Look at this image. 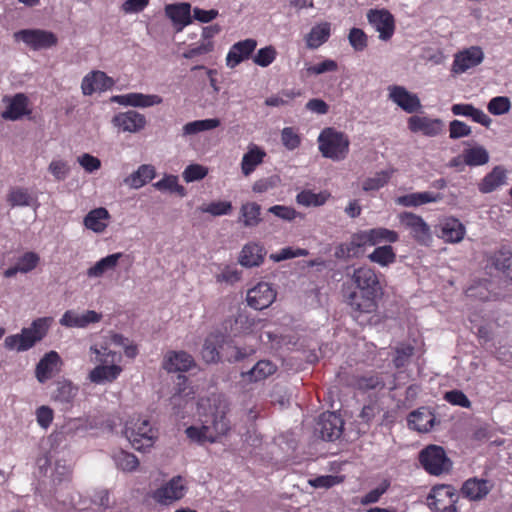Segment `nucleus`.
<instances>
[{
  "mask_svg": "<svg viewBox=\"0 0 512 512\" xmlns=\"http://www.w3.org/2000/svg\"><path fill=\"white\" fill-rule=\"evenodd\" d=\"M350 280L356 289L347 297L352 310L359 314L375 313L378 310V300L383 294L375 269L367 265L360 266L353 270Z\"/></svg>",
  "mask_w": 512,
  "mask_h": 512,
  "instance_id": "obj_1",
  "label": "nucleus"
},
{
  "mask_svg": "<svg viewBox=\"0 0 512 512\" xmlns=\"http://www.w3.org/2000/svg\"><path fill=\"white\" fill-rule=\"evenodd\" d=\"M53 321L49 316L33 320L30 326L22 328L20 333L7 336L4 340L5 347L18 352L28 351L46 337Z\"/></svg>",
  "mask_w": 512,
  "mask_h": 512,
  "instance_id": "obj_2",
  "label": "nucleus"
},
{
  "mask_svg": "<svg viewBox=\"0 0 512 512\" xmlns=\"http://www.w3.org/2000/svg\"><path fill=\"white\" fill-rule=\"evenodd\" d=\"M347 135L335 128L327 127L318 136V148L322 156L333 161L344 160L349 152Z\"/></svg>",
  "mask_w": 512,
  "mask_h": 512,
  "instance_id": "obj_3",
  "label": "nucleus"
},
{
  "mask_svg": "<svg viewBox=\"0 0 512 512\" xmlns=\"http://www.w3.org/2000/svg\"><path fill=\"white\" fill-rule=\"evenodd\" d=\"M422 468L432 476H440L451 471L453 463L443 447L430 444L423 448L418 455Z\"/></svg>",
  "mask_w": 512,
  "mask_h": 512,
  "instance_id": "obj_4",
  "label": "nucleus"
},
{
  "mask_svg": "<svg viewBox=\"0 0 512 512\" xmlns=\"http://www.w3.org/2000/svg\"><path fill=\"white\" fill-rule=\"evenodd\" d=\"M125 434L132 446L139 451L152 447L157 438L156 431L147 419L127 422Z\"/></svg>",
  "mask_w": 512,
  "mask_h": 512,
  "instance_id": "obj_5",
  "label": "nucleus"
},
{
  "mask_svg": "<svg viewBox=\"0 0 512 512\" xmlns=\"http://www.w3.org/2000/svg\"><path fill=\"white\" fill-rule=\"evenodd\" d=\"M459 496L452 485H435L427 497V505L434 512H458Z\"/></svg>",
  "mask_w": 512,
  "mask_h": 512,
  "instance_id": "obj_6",
  "label": "nucleus"
},
{
  "mask_svg": "<svg viewBox=\"0 0 512 512\" xmlns=\"http://www.w3.org/2000/svg\"><path fill=\"white\" fill-rule=\"evenodd\" d=\"M14 36L33 50L48 49L58 43V38L53 32L42 29H22Z\"/></svg>",
  "mask_w": 512,
  "mask_h": 512,
  "instance_id": "obj_7",
  "label": "nucleus"
},
{
  "mask_svg": "<svg viewBox=\"0 0 512 512\" xmlns=\"http://www.w3.org/2000/svg\"><path fill=\"white\" fill-rule=\"evenodd\" d=\"M187 487L183 478L178 475L170 479L166 484L152 492V498L159 504L169 505L182 499Z\"/></svg>",
  "mask_w": 512,
  "mask_h": 512,
  "instance_id": "obj_8",
  "label": "nucleus"
},
{
  "mask_svg": "<svg viewBox=\"0 0 512 512\" xmlns=\"http://www.w3.org/2000/svg\"><path fill=\"white\" fill-rule=\"evenodd\" d=\"M276 291L267 282H259L247 291L246 301L248 306L255 310L268 308L276 299Z\"/></svg>",
  "mask_w": 512,
  "mask_h": 512,
  "instance_id": "obj_9",
  "label": "nucleus"
},
{
  "mask_svg": "<svg viewBox=\"0 0 512 512\" xmlns=\"http://www.w3.org/2000/svg\"><path fill=\"white\" fill-rule=\"evenodd\" d=\"M111 123L118 132L138 133L145 128L147 120L143 114L135 110H128L115 114Z\"/></svg>",
  "mask_w": 512,
  "mask_h": 512,
  "instance_id": "obj_10",
  "label": "nucleus"
},
{
  "mask_svg": "<svg viewBox=\"0 0 512 512\" xmlns=\"http://www.w3.org/2000/svg\"><path fill=\"white\" fill-rule=\"evenodd\" d=\"M63 361L56 351H49L43 355L35 367V378L41 384L46 383L60 372Z\"/></svg>",
  "mask_w": 512,
  "mask_h": 512,
  "instance_id": "obj_11",
  "label": "nucleus"
},
{
  "mask_svg": "<svg viewBox=\"0 0 512 512\" xmlns=\"http://www.w3.org/2000/svg\"><path fill=\"white\" fill-rule=\"evenodd\" d=\"M369 23L379 32V38L388 41L392 38L395 31L394 16L385 9H372L367 14Z\"/></svg>",
  "mask_w": 512,
  "mask_h": 512,
  "instance_id": "obj_12",
  "label": "nucleus"
},
{
  "mask_svg": "<svg viewBox=\"0 0 512 512\" xmlns=\"http://www.w3.org/2000/svg\"><path fill=\"white\" fill-rule=\"evenodd\" d=\"M484 53L481 47L471 46L455 54L452 71L456 74L466 72L482 63Z\"/></svg>",
  "mask_w": 512,
  "mask_h": 512,
  "instance_id": "obj_13",
  "label": "nucleus"
},
{
  "mask_svg": "<svg viewBox=\"0 0 512 512\" xmlns=\"http://www.w3.org/2000/svg\"><path fill=\"white\" fill-rule=\"evenodd\" d=\"M344 422L335 412L322 413L318 421V430L323 440L334 441L342 435Z\"/></svg>",
  "mask_w": 512,
  "mask_h": 512,
  "instance_id": "obj_14",
  "label": "nucleus"
},
{
  "mask_svg": "<svg viewBox=\"0 0 512 512\" xmlns=\"http://www.w3.org/2000/svg\"><path fill=\"white\" fill-rule=\"evenodd\" d=\"M114 80L109 77L105 72L94 70L84 76L81 83V90L83 95L91 96L93 93L99 91L104 92L114 86Z\"/></svg>",
  "mask_w": 512,
  "mask_h": 512,
  "instance_id": "obj_15",
  "label": "nucleus"
},
{
  "mask_svg": "<svg viewBox=\"0 0 512 512\" xmlns=\"http://www.w3.org/2000/svg\"><path fill=\"white\" fill-rule=\"evenodd\" d=\"M399 221L411 231L412 237L419 243H425L430 238V227L419 215L412 212L399 214Z\"/></svg>",
  "mask_w": 512,
  "mask_h": 512,
  "instance_id": "obj_16",
  "label": "nucleus"
},
{
  "mask_svg": "<svg viewBox=\"0 0 512 512\" xmlns=\"http://www.w3.org/2000/svg\"><path fill=\"white\" fill-rule=\"evenodd\" d=\"M194 366V358L185 351H168L162 361V368L168 373L187 372Z\"/></svg>",
  "mask_w": 512,
  "mask_h": 512,
  "instance_id": "obj_17",
  "label": "nucleus"
},
{
  "mask_svg": "<svg viewBox=\"0 0 512 512\" xmlns=\"http://www.w3.org/2000/svg\"><path fill=\"white\" fill-rule=\"evenodd\" d=\"M256 47L257 41L253 38H247L234 43L227 53L226 65L231 69L235 68L241 62L249 59Z\"/></svg>",
  "mask_w": 512,
  "mask_h": 512,
  "instance_id": "obj_18",
  "label": "nucleus"
},
{
  "mask_svg": "<svg viewBox=\"0 0 512 512\" xmlns=\"http://www.w3.org/2000/svg\"><path fill=\"white\" fill-rule=\"evenodd\" d=\"M408 128L413 133L421 132L425 136L435 137L443 132L444 123L441 119L414 115L408 119Z\"/></svg>",
  "mask_w": 512,
  "mask_h": 512,
  "instance_id": "obj_19",
  "label": "nucleus"
},
{
  "mask_svg": "<svg viewBox=\"0 0 512 512\" xmlns=\"http://www.w3.org/2000/svg\"><path fill=\"white\" fill-rule=\"evenodd\" d=\"M101 319L102 314L94 310H87L84 313L67 310L59 322L62 326L68 328H86L90 324L98 323Z\"/></svg>",
  "mask_w": 512,
  "mask_h": 512,
  "instance_id": "obj_20",
  "label": "nucleus"
},
{
  "mask_svg": "<svg viewBox=\"0 0 512 512\" xmlns=\"http://www.w3.org/2000/svg\"><path fill=\"white\" fill-rule=\"evenodd\" d=\"M227 344V336L221 332L210 333L203 344L202 359L206 363H217L221 360V350Z\"/></svg>",
  "mask_w": 512,
  "mask_h": 512,
  "instance_id": "obj_21",
  "label": "nucleus"
},
{
  "mask_svg": "<svg viewBox=\"0 0 512 512\" xmlns=\"http://www.w3.org/2000/svg\"><path fill=\"white\" fill-rule=\"evenodd\" d=\"M165 14L172 21L176 32H181L184 27L192 23L191 5L189 3L167 4Z\"/></svg>",
  "mask_w": 512,
  "mask_h": 512,
  "instance_id": "obj_22",
  "label": "nucleus"
},
{
  "mask_svg": "<svg viewBox=\"0 0 512 512\" xmlns=\"http://www.w3.org/2000/svg\"><path fill=\"white\" fill-rule=\"evenodd\" d=\"M389 97L407 113L416 112L421 107L418 96L410 93L403 86H391L389 88Z\"/></svg>",
  "mask_w": 512,
  "mask_h": 512,
  "instance_id": "obj_23",
  "label": "nucleus"
},
{
  "mask_svg": "<svg viewBox=\"0 0 512 512\" xmlns=\"http://www.w3.org/2000/svg\"><path fill=\"white\" fill-rule=\"evenodd\" d=\"M4 100L8 101V105L1 114L3 119L15 121L30 113L28 98L25 94L17 93L11 98L5 97Z\"/></svg>",
  "mask_w": 512,
  "mask_h": 512,
  "instance_id": "obj_24",
  "label": "nucleus"
},
{
  "mask_svg": "<svg viewBox=\"0 0 512 512\" xmlns=\"http://www.w3.org/2000/svg\"><path fill=\"white\" fill-rule=\"evenodd\" d=\"M435 420V415L426 408L412 411L407 418L409 428L420 433L431 431L435 425Z\"/></svg>",
  "mask_w": 512,
  "mask_h": 512,
  "instance_id": "obj_25",
  "label": "nucleus"
},
{
  "mask_svg": "<svg viewBox=\"0 0 512 512\" xmlns=\"http://www.w3.org/2000/svg\"><path fill=\"white\" fill-rule=\"evenodd\" d=\"M490 490L491 486L487 480L473 477L463 483L460 491L463 497L471 501H479L485 498Z\"/></svg>",
  "mask_w": 512,
  "mask_h": 512,
  "instance_id": "obj_26",
  "label": "nucleus"
},
{
  "mask_svg": "<svg viewBox=\"0 0 512 512\" xmlns=\"http://www.w3.org/2000/svg\"><path fill=\"white\" fill-rule=\"evenodd\" d=\"M113 100L121 105L142 108L158 105L163 101L159 95H145L142 93H128L125 95H118L114 96Z\"/></svg>",
  "mask_w": 512,
  "mask_h": 512,
  "instance_id": "obj_27",
  "label": "nucleus"
},
{
  "mask_svg": "<svg viewBox=\"0 0 512 512\" xmlns=\"http://www.w3.org/2000/svg\"><path fill=\"white\" fill-rule=\"evenodd\" d=\"M40 262V257L37 253L29 251L25 252L21 257L18 258L14 266L4 270L3 276L5 278H12L17 273H29L34 270Z\"/></svg>",
  "mask_w": 512,
  "mask_h": 512,
  "instance_id": "obj_28",
  "label": "nucleus"
},
{
  "mask_svg": "<svg viewBox=\"0 0 512 512\" xmlns=\"http://www.w3.org/2000/svg\"><path fill=\"white\" fill-rule=\"evenodd\" d=\"M123 369L119 364L112 365H97L94 367L88 375V379L95 384H103L105 382L115 381Z\"/></svg>",
  "mask_w": 512,
  "mask_h": 512,
  "instance_id": "obj_29",
  "label": "nucleus"
},
{
  "mask_svg": "<svg viewBox=\"0 0 512 512\" xmlns=\"http://www.w3.org/2000/svg\"><path fill=\"white\" fill-rule=\"evenodd\" d=\"M156 176V170L153 165L142 164L138 169L124 179V183L130 188L139 189L153 180Z\"/></svg>",
  "mask_w": 512,
  "mask_h": 512,
  "instance_id": "obj_30",
  "label": "nucleus"
},
{
  "mask_svg": "<svg viewBox=\"0 0 512 512\" xmlns=\"http://www.w3.org/2000/svg\"><path fill=\"white\" fill-rule=\"evenodd\" d=\"M265 254L266 251L263 246L251 242L242 248L239 262L245 267L259 266L263 262Z\"/></svg>",
  "mask_w": 512,
  "mask_h": 512,
  "instance_id": "obj_31",
  "label": "nucleus"
},
{
  "mask_svg": "<svg viewBox=\"0 0 512 512\" xmlns=\"http://www.w3.org/2000/svg\"><path fill=\"white\" fill-rule=\"evenodd\" d=\"M330 35L331 24L329 22L316 24L305 37L306 46L309 49H317L328 41Z\"/></svg>",
  "mask_w": 512,
  "mask_h": 512,
  "instance_id": "obj_32",
  "label": "nucleus"
},
{
  "mask_svg": "<svg viewBox=\"0 0 512 512\" xmlns=\"http://www.w3.org/2000/svg\"><path fill=\"white\" fill-rule=\"evenodd\" d=\"M349 386L361 392H368L384 388L385 383L379 374H367L353 376L349 381Z\"/></svg>",
  "mask_w": 512,
  "mask_h": 512,
  "instance_id": "obj_33",
  "label": "nucleus"
},
{
  "mask_svg": "<svg viewBox=\"0 0 512 512\" xmlns=\"http://www.w3.org/2000/svg\"><path fill=\"white\" fill-rule=\"evenodd\" d=\"M109 218L110 215L106 208H95L84 217V225L86 228L96 233H101L108 226L107 221Z\"/></svg>",
  "mask_w": 512,
  "mask_h": 512,
  "instance_id": "obj_34",
  "label": "nucleus"
},
{
  "mask_svg": "<svg viewBox=\"0 0 512 512\" xmlns=\"http://www.w3.org/2000/svg\"><path fill=\"white\" fill-rule=\"evenodd\" d=\"M438 193L433 192H416L400 196L396 199V203L404 207H417L427 203H433L440 200Z\"/></svg>",
  "mask_w": 512,
  "mask_h": 512,
  "instance_id": "obj_35",
  "label": "nucleus"
},
{
  "mask_svg": "<svg viewBox=\"0 0 512 512\" xmlns=\"http://www.w3.org/2000/svg\"><path fill=\"white\" fill-rule=\"evenodd\" d=\"M266 157V152L258 147L257 145H253L249 148V150L243 155L241 161V170L245 176H249L252 172L255 171L256 167L263 163L264 158Z\"/></svg>",
  "mask_w": 512,
  "mask_h": 512,
  "instance_id": "obj_36",
  "label": "nucleus"
},
{
  "mask_svg": "<svg viewBox=\"0 0 512 512\" xmlns=\"http://www.w3.org/2000/svg\"><path fill=\"white\" fill-rule=\"evenodd\" d=\"M55 390L51 399L62 404H70L77 395L78 388L70 380L62 379L55 382Z\"/></svg>",
  "mask_w": 512,
  "mask_h": 512,
  "instance_id": "obj_37",
  "label": "nucleus"
},
{
  "mask_svg": "<svg viewBox=\"0 0 512 512\" xmlns=\"http://www.w3.org/2000/svg\"><path fill=\"white\" fill-rule=\"evenodd\" d=\"M466 233L465 226L456 218L447 219L441 229V238L450 243L460 242Z\"/></svg>",
  "mask_w": 512,
  "mask_h": 512,
  "instance_id": "obj_38",
  "label": "nucleus"
},
{
  "mask_svg": "<svg viewBox=\"0 0 512 512\" xmlns=\"http://www.w3.org/2000/svg\"><path fill=\"white\" fill-rule=\"evenodd\" d=\"M506 171L501 166H496L488 173L478 185L482 193H490L505 183Z\"/></svg>",
  "mask_w": 512,
  "mask_h": 512,
  "instance_id": "obj_39",
  "label": "nucleus"
},
{
  "mask_svg": "<svg viewBox=\"0 0 512 512\" xmlns=\"http://www.w3.org/2000/svg\"><path fill=\"white\" fill-rule=\"evenodd\" d=\"M123 256L121 252L110 254L99 261H97L92 267L87 270V276L102 277L105 272L115 269L119 259Z\"/></svg>",
  "mask_w": 512,
  "mask_h": 512,
  "instance_id": "obj_40",
  "label": "nucleus"
},
{
  "mask_svg": "<svg viewBox=\"0 0 512 512\" xmlns=\"http://www.w3.org/2000/svg\"><path fill=\"white\" fill-rule=\"evenodd\" d=\"M331 197L328 191L315 193L312 190H302L296 196V202L305 207H319L324 205Z\"/></svg>",
  "mask_w": 512,
  "mask_h": 512,
  "instance_id": "obj_41",
  "label": "nucleus"
},
{
  "mask_svg": "<svg viewBox=\"0 0 512 512\" xmlns=\"http://www.w3.org/2000/svg\"><path fill=\"white\" fill-rule=\"evenodd\" d=\"M370 262L387 267L396 261V253L391 245L378 246L368 255Z\"/></svg>",
  "mask_w": 512,
  "mask_h": 512,
  "instance_id": "obj_42",
  "label": "nucleus"
},
{
  "mask_svg": "<svg viewBox=\"0 0 512 512\" xmlns=\"http://www.w3.org/2000/svg\"><path fill=\"white\" fill-rule=\"evenodd\" d=\"M90 352L95 354V361L99 365L119 364L122 361V355L112 351L107 346L98 347L97 345H93L90 347Z\"/></svg>",
  "mask_w": 512,
  "mask_h": 512,
  "instance_id": "obj_43",
  "label": "nucleus"
},
{
  "mask_svg": "<svg viewBox=\"0 0 512 512\" xmlns=\"http://www.w3.org/2000/svg\"><path fill=\"white\" fill-rule=\"evenodd\" d=\"M241 217L246 227H255L261 222V206L256 202H247L241 206Z\"/></svg>",
  "mask_w": 512,
  "mask_h": 512,
  "instance_id": "obj_44",
  "label": "nucleus"
},
{
  "mask_svg": "<svg viewBox=\"0 0 512 512\" xmlns=\"http://www.w3.org/2000/svg\"><path fill=\"white\" fill-rule=\"evenodd\" d=\"M394 172L395 169L393 168L377 172L373 177L363 181L362 189L366 192L379 190L389 182Z\"/></svg>",
  "mask_w": 512,
  "mask_h": 512,
  "instance_id": "obj_45",
  "label": "nucleus"
},
{
  "mask_svg": "<svg viewBox=\"0 0 512 512\" xmlns=\"http://www.w3.org/2000/svg\"><path fill=\"white\" fill-rule=\"evenodd\" d=\"M463 160L468 166H481L489 161V154L482 146H475L463 151Z\"/></svg>",
  "mask_w": 512,
  "mask_h": 512,
  "instance_id": "obj_46",
  "label": "nucleus"
},
{
  "mask_svg": "<svg viewBox=\"0 0 512 512\" xmlns=\"http://www.w3.org/2000/svg\"><path fill=\"white\" fill-rule=\"evenodd\" d=\"M185 433L191 441L199 444L215 442V435L211 434V427L209 425H202L200 427L189 426L186 428Z\"/></svg>",
  "mask_w": 512,
  "mask_h": 512,
  "instance_id": "obj_47",
  "label": "nucleus"
},
{
  "mask_svg": "<svg viewBox=\"0 0 512 512\" xmlns=\"http://www.w3.org/2000/svg\"><path fill=\"white\" fill-rule=\"evenodd\" d=\"M220 124V120L217 118L188 122L183 126V135H194L202 131L212 130L219 127Z\"/></svg>",
  "mask_w": 512,
  "mask_h": 512,
  "instance_id": "obj_48",
  "label": "nucleus"
},
{
  "mask_svg": "<svg viewBox=\"0 0 512 512\" xmlns=\"http://www.w3.org/2000/svg\"><path fill=\"white\" fill-rule=\"evenodd\" d=\"M371 246H376L381 243H395L399 240V235L396 231L384 227H377L370 229Z\"/></svg>",
  "mask_w": 512,
  "mask_h": 512,
  "instance_id": "obj_49",
  "label": "nucleus"
},
{
  "mask_svg": "<svg viewBox=\"0 0 512 512\" xmlns=\"http://www.w3.org/2000/svg\"><path fill=\"white\" fill-rule=\"evenodd\" d=\"M113 458L117 468L125 472H132L139 466L138 458L134 454L124 450L115 453Z\"/></svg>",
  "mask_w": 512,
  "mask_h": 512,
  "instance_id": "obj_50",
  "label": "nucleus"
},
{
  "mask_svg": "<svg viewBox=\"0 0 512 512\" xmlns=\"http://www.w3.org/2000/svg\"><path fill=\"white\" fill-rule=\"evenodd\" d=\"M276 371V366L268 360L258 361L248 372L249 379L252 381H261Z\"/></svg>",
  "mask_w": 512,
  "mask_h": 512,
  "instance_id": "obj_51",
  "label": "nucleus"
},
{
  "mask_svg": "<svg viewBox=\"0 0 512 512\" xmlns=\"http://www.w3.org/2000/svg\"><path fill=\"white\" fill-rule=\"evenodd\" d=\"M32 200L33 197L26 188H12L7 195V201L12 207L30 206Z\"/></svg>",
  "mask_w": 512,
  "mask_h": 512,
  "instance_id": "obj_52",
  "label": "nucleus"
},
{
  "mask_svg": "<svg viewBox=\"0 0 512 512\" xmlns=\"http://www.w3.org/2000/svg\"><path fill=\"white\" fill-rule=\"evenodd\" d=\"M256 325L255 318L250 317L246 313H239L234 320V327L231 332L234 336L250 333Z\"/></svg>",
  "mask_w": 512,
  "mask_h": 512,
  "instance_id": "obj_53",
  "label": "nucleus"
},
{
  "mask_svg": "<svg viewBox=\"0 0 512 512\" xmlns=\"http://www.w3.org/2000/svg\"><path fill=\"white\" fill-rule=\"evenodd\" d=\"M211 427V434L215 435V442L226 435L230 430V421L226 417V412L222 411L214 415Z\"/></svg>",
  "mask_w": 512,
  "mask_h": 512,
  "instance_id": "obj_54",
  "label": "nucleus"
},
{
  "mask_svg": "<svg viewBox=\"0 0 512 512\" xmlns=\"http://www.w3.org/2000/svg\"><path fill=\"white\" fill-rule=\"evenodd\" d=\"M491 263L499 271L510 269L512 265V252L505 247L497 250L491 257Z\"/></svg>",
  "mask_w": 512,
  "mask_h": 512,
  "instance_id": "obj_55",
  "label": "nucleus"
},
{
  "mask_svg": "<svg viewBox=\"0 0 512 512\" xmlns=\"http://www.w3.org/2000/svg\"><path fill=\"white\" fill-rule=\"evenodd\" d=\"M301 136L294 127H285L281 131V142L283 146L292 151L301 145Z\"/></svg>",
  "mask_w": 512,
  "mask_h": 512,
  "instance_id": "obj_56",
  "label": "nucleus"
},
{
  "mask_svg": "<svg viewBox=\"0 0 512 512\" xmlns=\"http://www.w3.org/2000/svg\"><path fill=\"white\" fill-rule=\"evenodd\" d=\"M348 41L351 47L356 52L364 51L368 46V36L367 34L360 28H352L348 34Z\"/></svg>",
  "mask_w": 512,
  "mask_h": 512,
  "instance_id": "obj_57",
  "label": "nucleus"
},
{
  "mask_svg": "<svg viewBox=\"0 0 512 512\" xmlns=\"http://www.w3.org/2000/svg\"><path fill=\"white\" fill-rule=\"evenodd\" d=\"M199 210L203 213H209L212 216H222L231 213L232 204L229 201L211 202L200 206Z\"/></svg>",
  "mask_w": 512,
  "mask_h": 512,
  "instance_id": "obj_58",
  "label": "nucleus"
},
{
  "mask_svg": "<svg viewBox=\"0 0 512 512\" xmlns=\"http://www.w3.org/2000/svg\"><path fill=\"white\" fill-rule=\"evenodd\" d=\"M277 56V51L274 46L269 45L261 48L253 57V62L260 67H268L272 64Z\"/></svg>",
  "mask_w": 512,
  "mask_h": 512,
  "instance_id": "obj_59",
  "label": "nucleus"
},
{
  "mask_svg": "<svg viewBox=\"0 0 512 512\" xmlns=\"http://www.w3.org/2000/svg\"><path fill=\"white\" fill-rule=\"evenodd\" d=\"M153 186L160 191L169 190L177 192L180 195L185 194V188L178 183V177L174 175H166L164 178L154 183Z\"/></svg>",
  "mask_w": 512,
  "mask_h": 512,
  "instance_id": "obj_60",
  "label": "nucleus"
},
{
  "mask_svg": "<svg viewBox=\"0 0 512 512\" xmlns=\"http://www.w3.org/2000/svg\"><path fill=\"white\" fill-rule=\"evenodd\" d=\"M361 254V248L357 245V242L351 236L349 242L341 243L335 251V256L337 258H355Z\"/></svg>",
  "mask_w": 512,
  "mask_h": 512,
  "instance_id": "obj_61",
  "label": "nucleus"
},
{
  "mask_svg": "<svg viewBox=\"0 0 512 512\" xmlns=\"http://www.w3.org/2000/svg\"><path fill=\"white\" fill-rule=\"evenodd\" d=\"M414 354V347L410 344H401L395 348L393 364L396 368L404 367Z\"/></svg>",
  "mask_w": 512,
  "mask_h": 512,
  "instance_id": "obj_62",
  "label": "nucleus"
},
{
  "mask_svg": "<svg viewBox=\"0 0 512 512\" xmlns=\"http://www.w3.org/2000/svg\"><path fill=\"white\" fill-rule=\"evenodd\" d=\"M511 108V102L508 97L497 96L492 98L488 105V111L493 115H502L509 112Z\"/></svg>",
  "mask_w": 512,
  "mask_h": 512,
  "instance_id": "obj_63",
  "label": "nucleus"
},
{
  "mask_svg": "<svg viewBox=\"0 0 512 512\" xmlns=\"http://www.w3.org/2000/svg\"><path fill=\"white\" fill-rule=\"evenodd\" d=\"M208 173L207 168L199 164L188 165L183 172V179L187 182H194L206 177Z\"/></svg>",
  "mask_w": 512,
  "mask_h": 512,
  "instance_id": "obj_64",
  "label": "nucleus"
}]
</instances>
